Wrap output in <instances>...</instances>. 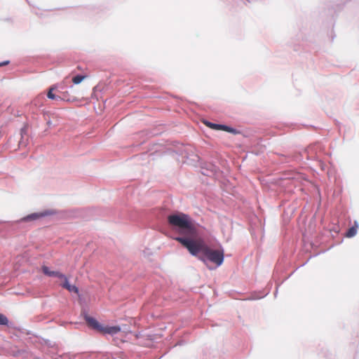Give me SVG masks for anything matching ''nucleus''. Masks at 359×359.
I'll return each mask as SVG.
<instances>
[{
    "instance_id": "obj_13",
    "label": "nucleus",
    "mask_w": 359,
    "mask_h": 359,
    "mask_svg": "<svg viewBox=\"0 0 359 359\" xmlns=\"http://www.w3.org/2000/svg\"><path fill=\"white\" fill-rule=\"evenodd\" d=\"M41 270H42L43 273L46 276H49V277H51V276H52V273H53V271L50 270V269H49L48 266H43L41 267Z\"/></svg>"
},
{
    "instance_id": "obj_15",
    "label": "nucleus",
    "mask_w": 359,
    "mask_h": 359,
    "mask_svg": "<svg viewBox=\"0 0 359 359\" xmlns=\"http://www.w3.org/2000/svg\"><path fill=\"white\" fill-rule=\"evenodd\" d=\"M51 277H56L57 278L62 279L63 278H65V275L60 273V271H53Z\"/></svg>"
},
{
    "instance_id": "obj_11",
    "label": "nucleus",
    "mask_w": 359,
    "mask_h": 359,
    "mask_svg": "<svg viewBox=\"0 0 359 359\" xmlns=\"http://www.w3.org/2000/svg\"><path fill=\"white\" fill-rule=\"evenodd\" d=\"M222 130H224V131H226V132H229L230 133H232V134H237V130L233 128H231V127H229V126H227L226 125H223V127H222Z\"/></svg>"
},
{
    "instance_id": "obj_18",
    "label": "nucleus",
    "mask_w": 359,
    "mask_h": 359,
    "mask_svg": "<svg viewBox=\"0 0 359 359\" xmlns=\"http://www.w3.org/2000/svg\"><path fill=\"white\" fill-rule=\"evenodd\" d=\"M28 2V0H26Z\"/></svg>"
},
{
    "instance_id": "obj_5",
    "label": "nucleus",
    "mask_w": 359,
    "mask_h": 359,
    "mask_svg": "<svg viewBox=\"0 0 359 359\" xmlns=\"http://www.w3.org/2000/svg\"><path fill=\"white\" fill-rule=\"evenodd\" d=\"M120 331H121V328L119 326L102 327V329L100 330V332H102L104 334H109L111 335H114Z\"/></svg>"
},
{
    "instance_id": "obj_16",
    "label": "nucleus",
    "mask_w": 359,
    "mask_h": 359,
    "mask_svg": "<svg viewBox=\"0 0 359 359\" xmlns=\"http://www.w3.org/2000/svg\"><path fill=\"white\" fill-rule=\"evenodd\" d=\"M9 62H10L9 60H5L2 62H0V67L6 66V65H8Z\"/></svg>"
},
{
    "instance_id": "obj_1",
    "label": "nucleus",
    "mask_w": 359,
    "mask_h": 359,
    "mask_svg": "<svg viewBox=\"0 0 359 359\" xmlns=\"http://www.w3.org/2000/svg\"><path fill=\"white\" fill-rule=\"evenodd\" d=\"M168 223L171 230L180 236L175 240L181 243V239L195 241L200 236L198 228L189 215L177 212L168 216Z\"/></svg>"
},
{
    "instance_id": "obj_2",
    "label": "nucleus",
    "mask_w": 359,
    "mask_h": 359,
    "mask_svg": "<svg viewBox=\"0 0 359 359\" xmlns=\"http://www.w3.org/2000/svg\"><path fill=\"white\" fill-rule=\"evenodd\" d=\"M181 244L186 248L189 253L207 264L210 262L219 266L224 262L223 250H212L200 236L195 241L181 239Z\"/></svg>"
},
{
    "instance_id": "obj_7",
    "label": "nucleus",
    "mask_w": 359,
    "mask_h": 359,
    "mask_svg": "<svg viewBox=\"0 0 359 359\" xmlns=\"http://www.w3.org/2000/svg\"><path fill=\"white\" fill-rule=\"evenodd\" d=\"M357 229H358V224L355 222V225L351 226L348 229V231L346 233V236L348 238H352L355 236L357 233Z\"/></svg>"
},
{
    "instance_id": "obj_8",
    "label": "nucleus",
    "mask_w": 359,
    "mask_h": 359,
    "mask_svg": "<svg viewBox=\"0 0 359 359\" xmlns=\"http://www.w3.org/2000/svg\"><path fill=\"white\" fill-rule=\"evenodd\" d=\"M205 123L209 128H210L212 129H215V130H222V127H223L222 124H217V123H213L208 122V121H206Z\"/></svg>"
},
{
    "instance_id": "obj_17",
    "label": "nucleus",
    "mask_w": 359,
    "mask_h": 359,
    "mask_svg": "<svg viewBox=\"0 0 359 359\" xmlns=\"http://www.w3.org/2000/svg\"><path fill=\"white\" fill-rule=\"evenodd\" d=\"M277 292H278V288H276V292H275V295H276V294H277Z\"/></svg>"
},
{
    "instance_id": "obj_12",
    "label": "nucleus",
    "mask_w": 359,
    "mask_h": 359,
    "mask_svg": "<svg viewBox=\"0 0 359 359\" xmlns=\"http://www.w3.org/2000/svg\"><path fill=\"white\" fill-rule=\"evenodd\" d=\"M41 270H42L43 273L46 276H49V277H51V276H52V273H53V271L50 270V269H49L48 266H43L41 267Z\"/></svg>"
},
{
    "instance_id": "obj_4",
    "label": "nucleus",
    "mask_w": 359,
    "mask_h": 359,
    "mask_svg": "<svg viewBox=\"0 0 359 359\" xmlns=\"http://www.w3.org/2000/svg\"><path fill=\"white\" fill-rule=\"evenodd\" d=\"M84 318L87 322L88 325L90 327H93V329L97 330L98 331H100V330L102 329V326L94 318L86 314Z\"/></svg>"
},
{
    "instance_id": "obj_10",
    "label": "nucleus",
    "mask_w": 359,
    "mask_h": 359,
    "mask_svg": "<svg viewBox=\"0 0 359 359\" xmlns=\"http://www.w3.org/2000/svg\"><path fill=\"white\" fill-rule=\"evenodd\" d=\"M8 318L5 315L0 313V325H8Z\"/></svg>"
},
{
    "instance_id": "obj_3",
    "label": "nucleus",
    "mask_w": 359,
    "mask_h": 359,
    "mask_svg": "<svg viewBox=\"0 0 359 359\" xmlns=\"http://www.w3.org/2000/svg\"><path fill=\"white\" fill-rule=\"evenodd\" d=\"M51 214L52 212L50 210H45L41 212H34L22 218L20 221L25 222L35 221L41 217L50 215Z\"/></svg>"
},
{
    "instance_id": "obj_9",
    "label": "nucleus",
    "mask_w": 359,
    "mask_h": 359,
    "mask_svg": "<svg viewBox=\"0 0 359 359\" xmlns=\"http://www.w3.org/2000/svg\"><path fill=\"white\" fill-rule=\"evenodd\" d=\"M53 88H51L49 91L48 92L47 97L50 100H61V97L60 96L55 95L53 93Z\"/></svg>"
},
{
    "instance_id": "obj_14",
    "label": "nucleus",
    "mask_w": 359,
    "mask_h": 359,
    "mask_svg": "<svg viewBox=\"0 0 359 359\" xmlns=\"http://www.w3.org/2000/svg\"><path fill=\"white\" fill-rule=\"evenodd\" d=\"M84 79V76L82 75H76L72 79V81L74 84H79Z\"/></svg>"
},
{
    "instance_id": "obj_6",
    "label": "nucleus",
    "mask_w": 359,
    "mask_h": 359,
    "mask_svg": "<svg viewBox=\"0 0 359 359\" xmlns=\"http://www.w3.org/2000/svg\"><path fill=\"white\" fill-rule=\"evenodd\" d=\"M62 280H64L63 283L61 284L62 287L67 289L70 292H79V289L77 287L73 285H70L67 276H65V278H63Z\"/></svg>"
}]
</instances>
